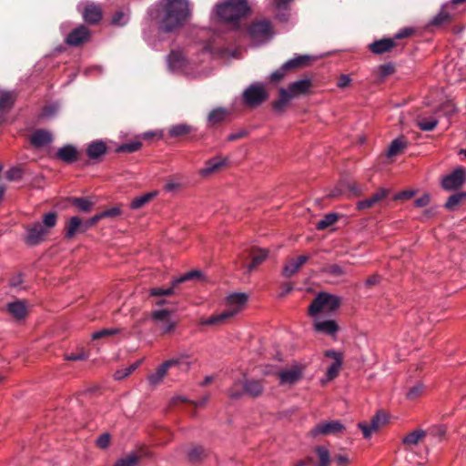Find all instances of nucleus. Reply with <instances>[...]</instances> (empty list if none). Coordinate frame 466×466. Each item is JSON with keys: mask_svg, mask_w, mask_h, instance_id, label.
<instances>
[{"mask_svg": "<svg viewBox=\"0 0 466 466\" xmlns=\"http://www.w3.org/2000/svg\"><path fill=\"white\" fill-rule=\"evenodd\" d=\"M189 15L190 9L187 0H161L158 4L157 18L159 28L166 33L183 26Z\"/></svg>", "mask_w": 466, "mask_h": 466, "instance_id": "f257e3e1", "label": "nucleus"}, {"mask_svg": "<svg viewBox=\"0 0 466 466\" xmlns=\"http://www.w3.org/2000/svg\"><path fill=\"white\" fill-rule=\"evenodd\" d=\"M311 87L312 82L307 78L289 84L288 89L280 88L279 90V99L272 103L274 112L282 114L291 99L308 94Z\"/></svg>", "mask_w": 466, "mask_h": 466, "instance_id": "f03ea898", "label": "nucleus"}, {"mask_svg": "<svg viewBox=\"0 0 466 466\" xmlns=\"http://www.w3.org/2000/svg\"><path fill=\"white\" fill-rule=\"evenodd\" d=\"M248 10L247 0H222L216 5L218 17L228 23H238Z\"/></svg>", "mask_w": 466, "mask_h": 466, "instance_id": "7ed1b4c3", "label": "nucleus"}, {"mask_svg": "<svg viewBox=\"0 0 466 466\" xmlns=\"http://www.w3.org/2000/svg\"><path fill=\"white\" fill-rule=\"evenodd\" d=\"M340 304L341 299L339 296L322 291L318 293L312 300L309 307L308 313L310 316H316L322 311L333 312L339 308Z\"/></svg>", "mask_w": 466, "mask_h": 466, "instance_id": "20e7f679", "label": "nucleus"}, {"mask_svg": "<svg viewBox=\"0 0 466 466\" xmlns=\"http://www.w3.org/2000/svg\"><path fill=\"white\" fill-rule=\"evenodd\" d=\"M268 98V94L260 84H252L242 94L243 103L248 107H257Z\"/></svg>", "mask_w": 466, "mask_h": 466, "instance_id": "39448f33", "label": "nucleus"}, {"mask_svg": "<svg viewBox=\"0 0 466 466\" xmlns=\"http://www.w3.org/2000/svg\"><path fill=\"white\" fill-rule=\"evenodd\" d=\"M249 37L255 42H265L272 36V25L268 19H259L253 21L248 29Z\"/></svg>", "mask_w": 466, "mask_h": 466, "instance_id": "423d86ee", "label": "nucleus"}, {"mask_svg": "<svg viewBox=\"0 0 466 466\" xmlns=\"http://www.w3.org/2000/svg\"><path fill=\"white\" fill-rule=\"evenodd\" d=\"M201 276V272L198 270H192L184 274L183 276L175 279L171 282V287L163 289V288H153L149 290V296L151 297H163V296H171L176 292L177 287L184 283L187 280L199 278Z\"/></svg>", "mask_w": 466, "mask_h": 466, "instance_id": "0eeeda50", "label": "nucleus"}, {"mask_svg": "<svg viewBox=\"0 0 466 466\" xmlns=\"http://www.w3.org/2000/svg\"><path fill=\"white\" fill-rule=\"evenodd\" d=\"M172 310L158 309L151 313V320L158 326L162 334L170 333L175 329L176 323L171 320Z\"/></svg>", "mask_w": 466, "mask_h": 466, "instance_id": "6e6552de", "label": "nucleus"}, {"mask_svg": "<svg viewBox=\"0 0 466 466\" xmlns=\"http://www.w3.org/2000/svg\"><path fill=\"white\" fill-rule=\"evenodd\" d=\"M91 33L88 27L80 25L73 29L66 37V44L70 46H80L90 40Z\"/></svg>", "mask_w": 466, "mask_h": 466, "instance_id": "1a4fd4ad", "label": "nucleus"}, {"mask_svg": "<svg viewBox=\"0 0 466 466\" xmlns=\"http://www.w3.org/2000/svg\"><path fill=\"white\" fill-rule=\"evenodd\" d=\"M465 177V169L462 167H459L443 177L441 186L445 190L458 189L464 184Z\"/></svg>", "mask_w": 466, "mask_h": 466, "instance_id": "9d476101", "label": "nucleus"}, {"mask_svg": "<svg viewBox=\"0 0 466 466\" xmlns=\"http://www.w3.org/2000/svg\"><path fill=\"white\" fill-rule=\"evenodd\" d=\"M345 429L344 425L339 420H329V421H321L318 423L312 430L311 435H331L337 434Z\"/></svg>", "mask_w": 466, "mask_h": 466, "instance_id": "9b49d317", "label": "nucleus"}, {"mask_svg": "<svg viewBox=\"0 0 466 466\" xmlns=\"http://www.w3.org/2000/svg\"><path fill=\"white\" fill-rule=\"evenodd\" d=\"M387 422V416L384 412L379 411L374 415L370 422L368 424L366 422H360L358 427L361 430L364 438L368 439L371 436V434L377 431L382 425Z\"/></svg>", "mask_w": 466, "mask_h": 466, "instance_id": "f8f14e48", "label": "nucleus"}, {"mask_svg": "<svg viewBox=\"0 0 466 466\" xmlns=\"http://www.w3.org/2000/svg\"><path fill=\"white\" fill-rule=\"evenodd\" d=\"M47 234V229L40 223H35L27 228L25 236V243L29 246H36L40 244L45 236Z\"/></svg>", "mask_w": 466, "mask_h": 466, "instance_id": "ddd939ff", "label": "nucleus"}, {"mask_svg": "<svg viewBox=\"0 0 466 466\" xmlns=\"http://www.w3.org/2000/svg\"><path fill=\"white\" fill-rule=\"evenodd\" d=\"M390 194V190L384 187H380L378 191H376L370 198L360 200L357 203V208L359 210H364L367 208H370L375 206L377 203L387 198Z\"/></svg>", "mask_w": 466, "mask_h": 466, "instance_id": "4468645a", "label": "nucleus"}, {"mask_svg": "<svg viewBox=\"0 0 466 466\" xmlns=\"http://www.w3.org/2000/svg\"><path fill=\"white\" fill-rule=\"evenodd\" d=\"M82 16L86 23L96 25L102 19V9L94 3L87 4L82 11Z\"/></svg>", "mask_w": 466, "mask_h": 466, "instance_id": "2eb2a0df", "label": "nucleus"}, {"mask_svg": "<svg viewBox=\"0 0 466 466\" xmlns=\"http://www.w3.org/2000/svg\"><path fill=\"white\" fill-rule=\"evenodd\" d=\"M302 377V370L299 367L294 366L291 369L284 370L279 372V382L284 384H295Z\"/></svg>", "mask_w": 466, "mask_h": 466, "instance_id": "dca6fc26", "label": "nucleus"}, {"mask_svg": "<svg viewBox=\"0 0 466 466\" xmlns=\"http://www.w3.org/2000/svg\"><path fill=\"white\" fill-rule=\"evenodd\" d=\"M248 257L251 258V262L246 266L247 271L251 272L260 265L268 257V252L267 249L258 248H252L248 250Z\"/></svg>", "mask_w": 466, "mask_h": 466, "instance_id": "f3484780", "label": "nucleus"}, {"mask_svg": "<svg viewBox=\"0 0 466 466\" xmlns=\"http://www.w3.org/2000/svg\"><path fill=\"white\" fill-rule=\"evenodd\" d=\"M84 233L82 230V219L77 217L70 218L65 225L64 237L66 239H72L76 234Z\"/></svg>", "mask_w": 466, "mask_h": 466, "instance_id": "a211bd4d", "label": "nucleus"}, {"mask_svg": "<svg viewBox=\"0 0 466 466\" xmlns=\"http://www.w3.org/2000/svg\"><path fill=\"white\" fill-rule=\"evenodd\" d=\"M309 258V257L306 255L299 256L297 258H291L283 268V276L286 278L294 276Z\"/></svg>", "mask_w": 466, "mask_h": 466, "instance_id": "6ab92c4d", "label": "nucleus"}, {"mask_svg": "<svg viewBox=\"0 0 466 466\" xmlns=\"http://www.w3.org/2000/svg\"><path fill=\"white\" fill-rule=\"evenodd\" d=\"M397 46L394 39L391 38H382L377 41H374L369 46V49L370 52L376 55H381L384 53H388L391 51L393 47Z\"/></svg>", "mask_w": 466, "mask_h": 466, "instance_id": "aec40b11", "label": "nucleus"}, {"mask_svg": "<svg viewBox=\"0 0 466 466\" xmlns=\"http://www.w3.org/2000/svg\"><path fill=\"white\" fill-rule=\"evenodd\" d=\"M53 140L52 134L46 129H36L30 137V143L35 147H42Z\"/></svg>", "mask_w": 466, "mask_h": 466, "instance_id": "412c9836", "label": "nucleus"}, {"mask_svg": "<svg viewBox=\"0 0 466 466\" xmlns=\"http://www.w3.org/2000/svg\"><path fill=\"white\" fill-rule=\"evenodd\" d=\"M228 162V158L222 157H213L206 162V167L200 170L203 177L211 175L220 170Z\"/></svg>", "mask_w": 466, "mask_h": 466, "instance_id": "4be33fe9", "label": "nucleus"}, {"mask_svg": "<svg viewBox=\"0 0 466 466\" xmlns=\"http://www.w3.org/2000/svg\"><path fill=\"white\" fill-rule=\"evenodd\" d=\"M187 457L190 463L198 464L208 457V451L200 445H192L187 452Z\"/></svg>", "mask_w": 466, "mask_h": 466, "instance_id": "5701e85b", "label": "nucleus"}, {"mask_svg": "<svg viewBox=\"0 0 466 466\" xmlns=\"http://www.w3.org/2000/svg\"><path fill=\"white\" fill-rule=\"evenodd\" d=\"M106 153V146L101 140L91 142L86 147V155L90 159L96 160Z\"/></svg>", "mask_w": 466, "mask_h": 466, "instance_id": "b1692460", "label": "nucleus"}, {"mask_svg": "<svg viewBox=\"0 0 466 466\" xmlns=\"http://www.w3.org/2000/svg\"><path fill=\"white\" fill-rule=\"evenodd\" d=\"M248 300L246 293H233L227 298V307L228 309H236V314L245 306Z\"/></svg>", "mask_w": 466, "mask_h": 466, "instance_id": "393cba45", "label": "nucleus"}, {"mask_svg": "<svg viewBox=\"0 0 466 466\" xmlns=\"http://www.w3.org/2000/svg\"><path fill=\"white\" fill-rule=\"evenodd\" d=\"M56 156L66 163H73L78 159V152L72 145H66L58 149Z\"/></svg>", "mask_w": 466, "mask_h": 466, "instance_id": "a878e982", "label": "nucleus"}, {"mask_svg": "<svg viewBox=\"0 0 466 466\" xmlns=\"http://www.w3.org/2000/svg\"><path fill=\"white\" fill-rule=\"evenodd\" d=\"M7 311L16 319H23L27 315V307L22 300H15L7 304Z\"/></svg>", "mask_w": 466, "mask_h": 466, "instance_id": "bb28decb", "label": "nucleus"}, {"mask_svg": "<svg viewBox=\"0 0 466 466\" xmlns=\"http://www.w3.org/2000/svg\"><path fill=\"white\" fill-rule=\"evenodd\" d=\"M314 329L317 332L333 336L339 330V326L336 323V321L332 320V319L323 320V321H316L314 323Z\"/></svg>", "mask_w": 466, "mask_h": 466, "instance_id": "cd10ccee", "label": "nucleus"}, {"mask_svg": "<svg viewBox=\"0 0 466 466\" xmlns=\"http://www.w3.org/2000/svg\"><path fill=\"white\" fill-rule=\"evenodd\" d=\"M16 96L15 91L0 90V112L9 111L15 104Z\"/></svg>", "mask_w": 466, "mask_h": 466, "instance_id": "c85d7f7f", "label": "nucleus"}, {"mask_svg": "<svg viewBox=\"0 0 466 466\" xmlns=\"http://www.w3.org/2000/svg\"><path fill=\"white\" fill-rule=\"evenodd\" d=\"M264 387L260 380L245 379V393L251 398H257L263 392Z\"/></svg>", "mask_w": 466, "mask_h": 466, "instance_id": "c756f323", "label": "nucleus"}, {"mask_svg": "<svg viewBox=\"0 0 466 466\" xmlns=\"http://www.w3.org/2000/svg\"><path fill=\"white\" fill-rule=\"evenodd\" d=\"M229 115V111L224 107H217L213 109L208 116L209 126H215L223 122Z\"/></svg>", "mask_w": 466, "mask_h": 466, "instance_id": "7c9ffc66", "label": "nucleus"}, {"mask_svg": "<svg viewBox=\"0 0 466 466\" xmlns=\"http://www.w3.org/2000/svg\"><path fill=\"white\" fill-rule=\"evenodd\" d=\"M236 315V309H226L222 313L211 316L204 323L206 325H220Z\"/></svg>", "mask_w": 466, "mask_h": 466, "instance_id": "2f4dec72", "label": "nucleus"}, {"mask_svg": "<svg viewBox=\"0 0 466 466\" xmlns=\"http://www.w3.org/2000/svg\"><path fill=\"white\" fill-rule=\"evenodd\" d=\"M310 57L309 56H299L290 59L283 64V68L288 71L296 70L306 66L309 63Z\"/></svg>", "mask_w": 466, "mask_h": 466, "instance_id": "473e14b6", "label": "nucleus"}, {"mask_svg": "<svg viewBox=\"0 0 466 466\" xmlns=\"http://www.w3.org/2000/svg\"><path fill=\"white\" fill-rule=\"evenodd\" d=\"M228 395L231 400H238L246 395L245 379L235 380L232 386L228 389Z\"/></svg>", "mask_w": 466, "mask_h": 466, "instance_id": "72a5a7b5", "label": "nucleus"}, {"mask_svg": "<svg viewBox=\"0 0 466 466\" xmlns=\"http://www.w3.org/2000/svg\"><path fill=\"white\" fill-rule=\"evenodd\" d=\"M167 65L170 70L180 69L184 65V56L180 52L171 51L167 56Z\"/></svg>", "mask_w": 466, "mask_h": 466, "instance_id": "f704fd0d", "label": "nucleus"}, {"mask_svg": "<svg viewBox=\"0 0 466 466\" xmlns=\"http://www.w3.org/2000/svg\"><path fill=\"white\" fill-rule=\"evenodd\" d=\"M157 191H152L135 198L130 203V208L132 209H138L144 207L146 204L150 202L157 196Z\"/></svg>", "mask_w": 466, "mask_h": 466, "instance_id": "c9c22d12", "label": "nucleus"}, {"mask_svg": "<svg viewBox=\"0 0 466 466\" xmlns=\"http://www.w3.org/2000/svg\"><path fill=\"white\" fill-rule=\"evenodd\" d=\"M407 147V142L401 138L394 139L388 149L387 156L389 157H395L400 154Z\"/></svg>", "mask_w": 466, "mask_h": 466, "instance_id": "e433bc0d", "label": "nucleus"}, {"mask_svg": "<svg viewBox=\"0 0 466 466\" xmlns=\"http://www.w3.org/2000/svg\"><path fill=\"white\" fill-rule=\"evenodd\" d=\"M70 203L79 211L86 213L89 212L94 205L90 199L86 198H70Z\"/></svg>", "mask_w": 466, "mask_h": 466, "instance_id": "4c0bfd02", "label": "nucleus"}, {"mask_svg": "<svg viewBox=\"0 0 466 466\" xmlns=\"http://www.w3.org/2000/svg\"><path fill=\"white\" fill-rule=\"evenodd\" d=\"M426 436L424 430H416L407 434L403 439V443L407 446L416 445Z\"/></svg>", "mask_w": 466, "mask_h": 466, "instance_id": "58836bf2", "label": "nucleus"}, {"mask_svg": "<svg viewBox=\"0 0 466 466\" xmlns=\"http://www.w3.org/2000/svg\"><path fill=\"white\" fill-rule=\"evenodd\" d=\"M142 363V360H138L136 362L130 364L125 369L118 370L115 372L114 378L116 380H123L132 374Z\"/></svg>", "mask_w": 466, "mask_h": 466, "instance_id": "ea45409f", "label": "nucleus"}, {"mask_svg": "<svg viewBox=\"0 0 466 466\" xmlns=\"http://www.w3.org/2000/svg\"><path fill=\"white\" fill-rule=\"evenodd\" d=\"M192 131V127L187 124H178L169 128L168 134L172 137H178L189 134Z\"/></svg>", "mask_w": 466, "mask_h": 466, "instance_id": "a19ab883", "label": "nucleus"}, {"mask_svg": "<svg viewBox=\"0 0 466 466\" xmlns=\"http://www.w3.org/2000/svg\"><path fill=\"white\" fill-rule=\"evenodd\" d=\"M451 20V15L445 11H441L437 15H435L432 20L430 22L428 26L439 27L445 24L450 23Z\"/></svg>", "mask_w": 466, "mask_h": 466, "instance_id": "79ce46f5", "label": "nucleus"}, {"mask_svg": "<svg viewBox=\"0 0 466 466\" xmlns=\"http://www.w3.org/2000/svg\"><path fill=\"white\" fill-rule=\"evenodd\" d=\"M464 199H466V193L461 192V193L452 194L451 196L449 197L444 207L449 210H453Z\"/></svg>", "mask_w": 466, "mask_h": 466, "instance_id": "37998d69", "label": "nucleus"}, {"mask_svg": "<svg viewBox=\"0 0 466 466\" xmlns=\"http://www.w3.org/2000/svg\"><path fill=\"white\" fill-rule=\"evenodd\" d=\"M315 452L318 455L319 458V464L318 466H329L330 463V455L328 449H326L324 446H317L315 448Z\"/></svg>", "mask_w": 466, "mask_h": 466, "instance_id": "c03bdc74", "label": "nucleus"}, {"mask_svg": "<svg viewBox=\"0 0 466 466\" xmlns=\"http://www.w3.org/2000/svg\"><path fill=\"white\" fill-rule=\"evenodd\" d=\"M338 220V215L335 213H329L317 223V229L324 230L329 227L332 226Z\"/></svg>", "mask_w": 466, "mask_h": 466, "instance_id": "a18cd8bd", "label": "nucleus"}, {"mask_svg": "<svg viewBox=\"0 0 466 466\" xmlns=\"http://www.w3.org/2000/svg\"><path fill=\"white\" fill-rule=\"evenodd\" d=\"M425 431L426 435L441 440L446 434V427L441 424L433 425L428 428Z\"/></svg>", "mask_w": 466, "mask_h": 466, "instance_id": "49530a36", "label": "nucleus"}, {"mask_svg": "<svg viewBox=\"0 0 466 466\" xmlns=\"http://www.w3.org/2000/svg\"><path fill=\"white\" fill-rule=\"evenodd\" d=\"M167 372V368L162 363L156 370L155 373L149 375L148 381L152 385L158 384Z\"/></svg>", "mask_w": 466, "mask_h": 466, "instance_id": "de8ad7c7", "label": "nucleus"}, {"mask_svg": "<svg viewBox=\"0 0 466 466\" xmlns=\"http://www.w3.org/2000/svg\"><path fill=\"white\" fill-rule=\"evenodd\" d=\"M139 461V456L136 453H130L124 458L119 459L114 466H137Z\"/></svg>", "mask_w": 466, "mask_h": 466, "instance_id": "09e8293b", "label": "nucleus"}, {"mask_svg": "<svg viewBox=\"0 0 466 466\" xmlns=\"http://www.w3.org/2000/svg\"><path fill=\"white\" fill-rule=\"evenodd\" d=\"M164 366L168 370L170 368L178 367L182 370L189 369V363L184 360V358L172 359L163 362Z\"/></svg>", "mask_w": 466, "mask_h": 466, "instance_id": "8fccbe9b", "label": "nucleus"}, {"mask_svg": "<svg viewBox=\"0 0 466 466\" xmlns=\"http://www.w3.org/2000/svg\"><path fill=\"white\" fill-rule=\"evenodd\" d=\"M425 391V386L420 383V382H418L416 385H414L413 387H411L409 391L407 392L406 396H407V399L410 400H417L419 397H420Z\"/></svg>", "mask_w": 466, "mask_h": 466, "instance_id": "3c124183", "label": "nucleus"}, {"mask_svg": "<svg viewBox=\"0 0 466 466\" xmlns=\"http://www.w3.org/2000/svg\"><path fill=\"white\" fill-rule=\"evenodd\" d=\"M342 185H344L345 189H347L352 197H360L363 194L362 187L357 182L343 181Z\"/></svg>", "mask_w": 466, "mask_h": 466, "instance_id": "603ef678", "label": "nucleus"}, {"mask_svg": "<svg viewBox=\"0 0 466 466\" xmlns=\"http://www.w3.org/2000/svg\"><path fill=\"white\" fill-rule=\"evenodd\" d=\"M142 147V143L139 141H135L131 143H126L119 146L116 149L118 153H133L140 149Z\"/></svg>", "mask_w": 466, "mask_h": 466, "instance_id": "864d4df0", "label": "nucleus"}, {"mask_svg": "<svg viewBox=\"0 0 466 466\" xmlns=\"http://www.w3.org/2000/svg\"><path fill=\"white\" fill-rule=\"evenodd\" d=\"M437 124L438 120L435 118H421L418 120L417 125L422 131H431L436 127Z\"/></svg>", "mask_w": 466, "mask_h": 466, "instance_id": "5fc2aeb1", "label": "nucleus"}, {"mask_svg": "<svg viewBox=\"0 0 466 466\" xmlns=\"http://www.w3.org/2000/svg\"><path fill=\"white\" fill-rule=\"evenodd\" d=\"M395 72V67L393 64H384L379 66L378 73L380 79H384L385 77L392 75Z\"/></svg>", "mask_w": 466, "mask_h": 466, "instance_id": "6e6d98bb", "label": "nucleus"}, {"mask_svg": "<svg viewBox=\"0 0 466 466\" xmlns=\"http://www.w3.org/2000/svg\"><path fill=\"white\" fill-rule=\"evenodd\" d=\"M323 271L336 277L342 276L346 273L345 269L338 264L327 265L323 268Z\"/></svg>", "mask_w": 466, "mask_h": 466, "instance_id": "4d7b16f0", "label": "nucleus"}, {"mask_svg": "<svg viewBox=\"0 0 466 466\" xmlns=\"http://www.w3.org/2000/svg\"><path fill=\"white\" fill-rule=\"evenodd\" d=\"M57 214L56 212H49L44 215L43 223L45 228H51L56 225Z\"/></svg>", "mask_w": 466, "mask_h": 466, "instance_id": "13d9d810", "label": "nucleus"}, {"mask_svg": "<svg viewBox=\"0 0 466 466\" xmlns=\"http://www.w3.org/2000/svg\"><path fill=\"white\" fill-rule=\"evenodd\" d=\"M23 170L18 167H13L5 173V177L9 181H15L22 178Z\"/></svg>", "mask_w": 466, "mask_h": 466, "instance_id": "bf43d9fd", "label": "nucleus"}, {"mask_svg": "<svg viewBox=\"0 0 466 466\" xmlns=\"http://www.w3.org/2000/svg\"><path fill=\"white\" fill-rule=\"evenodd\" d=\"M119 333L118 329H103L92 334L93 339H100L105 337L113 336Z\"/></svg>", "mask_w": 466, "mask_h": 466, "instance_id": "052dcab7", "label": "nucleus"}, {"mask_svg": "<svg viewBox=\"0 0 466 466\" xmlns=\"http://www.w3.org/2000/svg\"><path fill=\"white\" fill-rule=\"evenodd\" d=\"M341 365H342V362H339V360H338V361H334L328 368L327 376H328L329 380H333L334 378H336L338 376L339 371L341 368Z\"/></svg>", "mask_w": 466, "mask_h": 466, "instance_id": "680f3d73", "label": "nucleus"}, {"mask_svg": "<svg viewBox=\"0 0 466 466\" xmlns=\"http://www.w3.org/2000/svg\"><path fill=\"white\" fill-rule=\"evenodd\" d=\"M121 214V210L117 207H114L108 209H106L102 211L101 213L97 214L99 217V219L106 218H116Z\"/></svg>", "mask_w": 466, "mask_h": 466, "instance_id": "e2e57ef3", "label": "nucleus"}, {"mask_svg": "<svg viewBox=\"0 0 466 466\" xmlns=\"http://www.w3.org/2000/svg\"><path fill=\"white\" fill-rule=\"evenodd\" d=\"M110 439L109 433H103L97 438L96 444L100 449H106L109 446Z\"/></svg>", "mask_w": 466, "mask_h": 466, "instance_id": "0e129e2a", "label": "nucleus"}, {"mask_svg": "<svg viewBox=\"0 0 466 466\" xmlns=\"http://www.w3.org/2000/svg\"><path fill=\"white\" fill-rule=\"evenodd\" d=\"M287 72H289V71L287 69H284L283 66H282L279 69L274 71L270 75L269 80L271 82L278 83L285 77V75L287 74Z\"/></svg>", "mask_w": 466, "mask_h": 466, "instance_id": "69168bd1", "label": "nucleus"}, {"mask_svg": "<svg viewBox=\"0 0 466 466\" xmlns=\"http://www.w3.org/2000/svg\"><path fill=\"white\" fill-rule=\"evenodd\" d=\"M99 220L100 219L97 214L89 219L82 220V230L84 233L92 228Z\"/></svg>", "mask_w": 466, "mask_h": 466, "instance_id": "338daca9", "label": "nucleus"}, {"mask_svg": "<svg viewBox=\"0 0 466 466\" xmlns=\"http://www.w3.org/2000/svg\"><path fill=\"white\" fill-rule=\"evenodd\" d=\"M124 18L125 14L122 11H117L112 16V24L116 25H123L126 24Z\"/></svg>", "mask_w": 466, "mask_h": 466, "instance_id": "774afa93", "label": "nucleus"}]
</instances>
